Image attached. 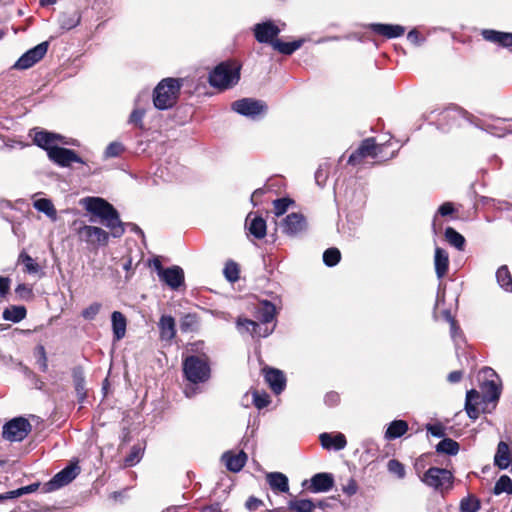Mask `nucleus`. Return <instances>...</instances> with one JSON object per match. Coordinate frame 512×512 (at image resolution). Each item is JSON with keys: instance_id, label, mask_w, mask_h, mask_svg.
<instances>
[{"instance_id": "nucleus-1", "label": "nucleus", "mask_w": 512, "mask_h": 512, "mask_svg": "<svg viewBox=\"0 0 512 512\" xmlns=\"http://www.w3.org/2000/svg\"><path fill=\"white\" fill-rule=\"evenodd\" d=\"M183 377L188 381L184 394L192 398L200 392L199 384L206 383L211 378L209 357L206 354L189 355L182 362Z\"/></svg>"}, {"instance_id": "nucleus-2", "label": "nucleus", "mask_w": 512, "mask_h": 512, "mask_svg": "<svg viewBox=\"0 0 512 512\" xmlns=\"http://www.w3.org/2000/svg\"><path fill=\"white\" fill-rule=\"evenodd\" d=\"M83 205L87 212L100 218L112 237L120 238L125 233V223L120 220L119 212L111 203L100 197H86Z\"/></svg>"}, {"instance_id": "nucleus-3", "label": "nucleus", "mask_w": 512, "mask_h": 512, "mask_svg": "<svg viewBox=\"0 0 512 512\" xmlns=\"http://www.w3.org/2000/svg\"><path fill=\"white\" fill-rule=\"evenodd\" d=\"M182 78L167 77L162 79L154 88L152 101L157 110L172 109L178 102L183 86Z\"/></svg>"}, {"instance_id": "nucleus-4", "label": "nucleus", "mask_w": 512, "mask_h": 512, "mask_svg": "<svg viewBox=\"0 0 512 512\" xmlns=\"http://www.w3.org/2000/svg\"><path fill=\"white\" fill-rule=\"evenodd\" d=\"M240 80V66H234L227 62L218 64L209 73V84L220 90H226L235 86Z\"/></svg>"}, {"instance_id": "nucleus-5", "label": "nucleus", "mask_w": 512, "mask_h": 512, "mask_svg": "<svg viewBox=\"0 0 512 512\" xmlns=\"http://www.w3.org/2000/svg\"><path fill=\"white\" fill-rule=\"evenodd\" d=\"M231 110L253 121H259L267 115L268 105L261 99L245 97L232 102Z\"/></svg>"}, {"instance_id": "nucleus-6", "label": "nucleus", "mask_w": 512, "mask_h": 512, "mask_svg": "<svg viewBox=\"0 0 512 512\" xmlns=\"http://www.w3.org/2000/svg\"><path fill=\"white\" fill-rule=\"evenodd\" d=\"M420 481L426 486L443 494L444 491L452 489L454 475L446 468L430 467L420 476Z\"/></svg>"}, {"instance_id": "nucleus-7", "label": "nucleus", "mask_w": 512, "mask_h": 512, "mask_svg": "<svg viewBox=\"0 0 512 512\" xmlns=\"http://www.w3.org/2000/svg\"><path fill=\"white\" fill-rule=\"evenodd\" d=\"M32 430L30 422L22 417H15L6 422L3 426L2 437L11 442L24 440Z\"/></svg>"}, {"instance_id": "nucleus-8", "label": "nucleus", "mask_w": 512, "mask_h": 512, "mask_svg": "<svg viewBox=\"0 0 512 512\" xmlns=\"http://www.w3.org/2000/svg\"><path fill=\"white\" fill-rule=\"evenodd\" d=\"M80 471L81 468L77 462H71L44 484V492H53L68 485L79 475Z\"/></svg>"}, {"instance_id": "nucleus-9", "label": "nucleus", "mask_w": 512, "mask_h": 512, "mask_svg": "<svg viewBox=\"0 0 512 512\" xmlns=\"http://www.w3.org/2000/svg\"><path fill=\"white\" fill-rule=\"evenodd\" d=\"M49 48V42L43 41L23 53L12 66L16 70H26L44 58Z\"/></svg>"}, {"instance_id": "nucleus-10", "label": "nucleus", "mask_w": 512, "mask_h": 512, "mask_svg": "<svg viewBox=\"0 0 512 512\" xmlns=\"http://www.w3.org/2000/svg\"><path fill=\"white\" fill-rule=\"evenodd\" d=\"M282 232L288 237H297L307 231L308 224L305 216L299 212H292L281 222Z\"/></svg>"}, {"instance_id": "nucleus-11", "label": "nucleus", "mask_w": 512, "mask_h": 512, "mask_svg": "<svg viewBox=\"0 0 512 512\" xmlns=\"http://www.w3.org/2000/svg\"><path fill=\"white\" fill-rule=\"evenodd\" d=\"M77 235L81 241L91 245L106 246L109 241V233L97 226L82 225L77 229Z\"/></svg>"}, {"instance_id": "nucleus-12", "label": "nucleus", "mask_w": 512, "mask_h": 512, "mask_svg": "<svg viewBox=\"0 0 512 512\" xmlns=\"http://www.w3.org/2000/svg\"><path fill=\"white\" fill-rule=\"evenodd\" d=\"M252 31L257 42L271 46H273L274 41L278 39L277 36L281 32L279 27L272 20L255 24Z\"/></svg>"}, {"instance_id": "nucleus-13", "label": "nucleus", "mask_w": 512, "mask_h": 512, "mask_svg": "<svg viewBox=\"0 0 512 512\" xmlns=\"http://www.w3.org/2000/svg\"><path fill=\"white\" fill-rule=\"evenodd\" d=\"M48 158L60 167H70L71 163L84 164V160L72 149L60 147L59 145L50 149Z\"/></svg>"}, {"instance_id": "nucleus-14", "label": "nucleus", "mask_w": 512, "mask_h": 512, "mask_svg": "<svg viewBox=\"0 0 512 512\" xmlns=\"http://www.w3.org/2000/svg\"><path fill=\"white\" fill-rule=\"evenodd\" d=\"M376 149L377 145L375 138H366L361 142L360 146L349 156L347 163L354 166L359 164L362 159L367 156L375 158L377 156Z\"/></svg>"}, {"instance_id": "nucleus-15", "label": "nucleus", "mask_w": 512, "mask_h": 512, "mask_svg": "<svg viewBox=\"0 0 512 512\" xmlns=\"http://www.w3.org/2000/svg\"><path fill=\"white\" fill-rule=\"evenodd\" d=\"M159 279L172 290H178L185 284L184 270L178 265L167 267Z\"/></svg>"}, {"instance_id": "nucleus-16", "label": "nucleus", "mask_w": 512, "mask_h": 512, "mask_svg": "<svg viewBox=\"0 0 512 512\" xmlns=\"http://www.w3.org/2000/svg\"><path fill=\"white\" fill-rule=\"evenodd\" d=\"M265 381L271 390L276 394L282 393L286 388V376L284 372L277 368L267 367L263 369Z\"/></svg>"}, {"instance_id": "nucleus-17", "label": "nucleus", "mask_w": 512, "mask_h": 512, "mask_svg": "<svg viewBox=\"0 0 512 512\" xmlns=\"http://www.w3.org/2000/svg\"><path fill=\"white\" fill-rule=\"evenodd\" d=\"M482 38L490 43L496 44L501 48L512 47V33L495 29H482L480 32Z\"/></svg>"}, {"instance_id": "nucleus-18", "label": "nucleus", "mask_w": 512, "mask_h": 512, "mask_svg": "<svg viewBox=\"0 0 512 512\" xmlns=\"http://www.w3.org/2000/svg\"><path fill=\"white\" fill-rule=\"evenodd\" d=\"M335 484L334 476L328 472L314 474L310 479V491L312 493H323L331 490Z\"/></svg>"}, {"instance_id": "nucleus-19", "label": "nucleus", "mask_w": 512, "mask_h": 512, "mask_svg": "<svg viewBox=\"0 0 512 512\" xmlns=\"http://www.w3.org/2000/svg\"><path fill=\"white\" fill-rule=\"evenodd\" d=\"M321 446L325 450L340 451L347 445V440L344 434L338 432L336 434L323 432L319 435Z\"/></svg>"}, {"instance_id": "nucleus-20", "label": "nucleus", "mask_w": 512, "mask_h": 512, "mask_svg": "<svg viewBox=\"0 0 512 512\" xmlns=\"http://www.w3.org/2000/svg\"><path fill=\"white\" fill-rule=\"evenodd\" d=\"M222 460L224 461L228 471L238 473L245 466L248 460V455L243 450L239 451L237 454L232 451H226L222 455Z\"/></svg>"}, {"instance_id": "nucleus-21", "label": "nucleus", "mask_w": 512, "mask_h": 512, "mask_svg": "<svg viewBox=\"0 0 512 512\" xmlns=\"http://www.w3.org/2000/svg\"><path fill=\"white\" fill-rule=\"evenodd\" d=\"M369 29L387 39L398 38L405 33V27L398 24L371 23Z\"/></svg>"}, {"instance_id": "nucleus-22", "label": "nucleus", "mask_w": 512, "mask_h": 512, "mask_svg": "<svg viewBox=\"0 0 512 512\" xmlns=\"http://www.w3.org/2000/svg\"><path fill=\"white\" fill-rule=\"evenodd\" d=\"M82 14L79 9H70L59 14L57 22L62 31L76 28L81 22Z\"/></svg>"}, {"instance_id": "nucleus-23", "label": "nucleus", "mask_w": 512, "mask_h": 512, "mask_svg": "<svg viewBox=\"0 0 512 512\" xmlns=\"http://www.w3.org/2000/svg\"><path fill=\"white\" fill-rule=\"evenodd\" d=\"M159 337L161 341L171 343L176 336V322L171 315H162L158 322Z\"/></svg>"}, {"instance_id": "nucleus-24", "label": "nucleus", "mask_w": 512, "mask_h": 512, "mask_svg": "<svg viewBox=\"0 0 512 512\" xmlns=\"http://www.w3.org/2000/svg\"><path fill=\"white\" fill-rule=\"evenodd\" d=\"M245 226L256 239H262L266 236L267 225L262 216L254 215L252 217V213H249L246 217Z\"/></svg>"}, {"instance_id": "nucleus-25", "label": "nucleus", "mask_w": 512, "mask_h": 512, "mask_svg": "<svg viewBox=\"0 0 512 512\" xmlns=\"http://www.w3.org/2000/svg\"><path fill=\"white\" fill-rule=\"evenodd\" d=\"M482 390V402L485 404L498 402L501 396V384L496 383L493 380H487L481 385Z\"/></svg>"}, {"instance_id": "nucleus-26", "label": "nucleus", "mask_w": 512, "mask_h": 512, "mask_svg": "<svg viewBox=\"0 0 512 512\" xmlns=\"http://www.w3.org/2000/svg\"><path fill=\"white\" fill-rule=\"evenodd\" d=\"M494 465L501 470H505L512 465V454L510 453L509 445L504 441H500L497 445Z\"/></svg>"}, {"instance_id": "nucleus-27", "label": "nucleus", "mask_w": 512, "mask_h": 512, "mask_svg": "<svg viewBox=\"0 0 512 512\" xmlns=\"http://www.w3.org/2000/svg\"><path fill=\"white\" fill-rule=\"evenodd\" d=\"M72 378L74 383V388L77 394V399L79 402H83L87 397L86 390V380L84 370L81 366H76L72 370Z\"/></svg>"}, {"instance_id": "nucleus-28", "label": "nucleus", "mask_w": 512, "mask_h": 512, "mask_svg": "<svg viewBox=\"0 0 512 512\" xmlns=\"http://www.w3.org/2000/svg\"><path fill=\"white\" fill-rule=\"evenodd\" d=\"M267 482L273 491L287 493L289 491L288 477L281 472H270L266 475Z\"/></svg>"}, {"instance_id": "nucleus-29", "label": "nucleus", "mask_w": 512, "mask_h": 512, "mask_svg": "<svg viewBox=\"0 0 512 512\" xmlns=\"http://www.w3.org/2000/svg\"><path fill=\"white\" fill-rule=\"evenodd\" d=\"M276 317V307L275 305L268 301L264 300L261 302L260 307L257 310L256 318L257 322L261 324H270L273 323Z\"/></svg>"}, {"instance_id": "nucleus-30", "label": "nucleus", "mask_w": 512, "mask_h": 512, "mask_svg": "<svg viewBox=\"0 0 512 512\" xmlns=\"http://www.w3.org/2000/svg\"><path fill=\"white\" fill-rule=\"evenodd\" d=\"M111 324L114 341H120L126 333L127 320L125 316L119 311L112 312Z\"/></svg>"}, {"instance_id": "nucleus-31", "label": "nucleus", "mask_w": 512, "mask_h": 512, "mask_svg": "<svg viewBox=\"0 0 512 512\" xmlns=\"http://www.w3.org/2000/svg\"><path fill=\"white\" fill-rule=\"evenodd\" d=\"M33 141L38 147L45 150L47 155L49 154L50 149L57 146L56 136L54 133L46 130L37 131L34 135Z\"/></svg>"}, {"instance_id": "nucleus-32", "label": "nucleus", "mask_w": 512, "mask_h": 512, "mask_svg": "<svg viewBox=\"0 0 512 512\" xmlns=\"http://www.w3.org/2000/svg\"><path fill=\"white\" fill-rule=\"evenodd\" d=\"M435 272L439 279L443 278L449 268V256L448 253L440 248L436 247L434 255Z\"/></svg>"}, {"instance_id": "nucleus-33", "label": "nucleus", "mask_w": 512, "mask_h": 512, "mask_svg": "<svg viewBox=\"0 0 512 512\" xmlns=\"http://www.w3.org/2000/svg\"><path fill=\"white\" fill-rule=\"evenodd\" d=\"M408 431V423L404 420H393L385 432V439L394 440L402 437Z\"/></svg>"}, {"instance_id": "nucleus-34", "label": "nucleus", "mask_w": 512, "mask_h": 512, "mask_svg": "<svg viewBox=\"0 0 512 512\" xmlns=\"http://www.w3.org/2000/svg\"><path fill=\"white\" fill-rule=\"evenodd\" d=\"M303 43L304 39H297L292 42H284L278 38L274 41L272 47L279 53L289 56L298 50L303 45Z\"/></svg>"}, {"instance_id": "nucleus-35", "label": "nucleus", "mask_w": 512, "mask_h": 512, "mask_svg": "<svg viewBox=\"0 0 512 512\" xmlns=\"http://www.w3.org/2000/svg\"><path fill=\"white\" fill-rule=\"evenodd\" d=\"M27 314V310L25 306L22 305H13L4 309L2 313V317L6 321H11L13 323H19L22 321Z\"/></svg>"}, {"instance_id": "nucleus-36", "label": "nucleus", "mask_w": 512, "mask_h": 512, "mask_svg": "<svg viewBox=\"0 0 512 512\" xmlns=\"http://www.w3.org/2000/svg\"><path fill=\"white\" fill-rule=\"evenodd\" d=\"M496 280L499 286L506 292H512V275L506 265H502L496 271Z\"/></svg>"}, {"instance_id": "nucleus-37", "label": "nucleus", "mask_w": 512, "mask_h": 512, "mask_svg": "<svg viewBox=\"0 0 512 512\" xmlns=\"http://www.w3.org/2000/svg\"><path fill=\"white\" fill-rule=\"evenodd\" d=\"M460 446L459 443L451 438H443L436 445V452L440 454H446L449 456H454L459 452Z\"/></svg>"}, {"instance_id": "nucleus-38", "label": "nucleus", "mask_w": 512, "mask_h": 512, "mask_svg": "<svg viewBox=\"0 0 512 512\" xmlns=\"http://www.w3.org/2000/svg\"><path fill=\"white\" fill-rule=\"evenodd\" d=\"M316 504L311 499H292L288 502V509L295 512H313Z\"/></svg>"}, {"instance_id": "nucleus-39", "label": "nucleus", "mask_w": 512, "mask_h": 512, "mask_svg": "<svg viewBox=\"0 0 512 512\" xmlns=\"http://www.w3.org/2000/svg\"><path fill=\"white\" fill-rule=\"evenodd\" d=\"M480 507V500L472 494H468L466 497L462 498L459 504L460 512H478Z\"/></svg>"}, {"instance_id": "nucleus-40", "label": "nucleus", "mask_w": 512, "mask_h": 512, "mask_svg": "<svg viewBox=\"0 0 512 512\" xmlns=\"http://www.w3.org/2000/svg\"><path fill=\"white\" fill-rule=\"evenodd\" d=\"M445 237L447 241L454 246L458 250H463L465 247V238L462 234L456 231L452 227H447L445 229Z\"/></svg>"}, {"instance_id": "nucleus-41", "label": "nucleus", "mask_w": 512, "mask_h": 512, "mask_svg": "<svg viewBox=\"0 0 512 512\" xmlns=\"http://www.w3.org/2000/svg\"><path fill=\"white\" fill-rule=\"evenodd\" d=\"M34 208L50 218H56V209L52 201L47 198H40L34 201Z\"/></svg>"}, {"instance_id": "nucleus-42", "label": "nucleus", "mask_w": 512, "mask_h": 512, "mask_svg": "<svg viewBox=\"0 0 512 512\" xmlns=\"http://www.w3.org/2000/svg\"><path fill=\"white\" fill-rule=\"evenodd\" d=\"M18 262L24 265V271L28 274H36L40 270L39 264L25 251L19 254Z\"/></svg>"}, {"instance_id": "nucleus-43", "label": "nucleus", "mask_w": 512, "mask_h": 512, "mask_svg": "<svg viewBox=\"0 0 512 512\" xmlns=\"http://www.w3.org/2000/svg\"><path fill=\"white\" fill-rule=\"evenodd\" d=\"M322 259H323V263L327 266V267H334L336 266L340 260H341V252L338 248L336 247H330V248H327L324 252H323V256H322Z\"/></svg>"}, {"instance_id": "nucleus-44", "label": "nucleus", "mask_w": 512, "mask_h": 512, "mask_svg": "<svg viewBox=\"0 0 512 512\" xmlns=\"http://www.w3.org/2000/svg\"><path fill=\"white\" fill-rule=\"evenodd\" d=\"M143 453V447H141L139 444L133 445L129 454L124 458V465L126 467L135 466L142 459Z\"/></svg>"}, {"instance_id": "nucleus-45", "label": "nucleus", "mask_w": 512, "mask_h": 512, "mask_svg": "<svg viewBox=\"0 0 512 512\" xmlns=\"http://www.w3.org/2000/svg\"><path fill=\"white\" fill-rule=\"evenodd\" d=\"M223 274L226 280L231 283L238 281L240 277L239 265L233 260H228L225 263Z\"/></svg>"}, {"instance_id": "nucleus-46", "label": "nucleus", "mask_w": 512, "mask_h": 512, "mask_svg": "<svg viewBox=\"0 0 512 512\" xmlns=\"http://www.w3.org/2000/svg\"><path fill=\"white\" fill-rule=\"evenodd\" d=\"M493 493L495 495H500L502 493L511 494L512 493V480L508 475H502L496 481Z\"/></svg>"}, {"instance_id": "nucleus-47", "label": "nucleus", "mask_w": 512, "mask_h": 512, "mask_svg": "<svg viewBox=\"0 0 512 512\" xmlns=\"http://www.w3.org/2000/svg\"><path fill=\"white\" fill-rule=\"evenodd\" d=\"M145 114H146V110L144 108H138V107L134 108L129 115L128 124L133 125L139 129L143 130L145 128L144 123H143Z\"/></svg>"}, {"instance_id": "nucleus-48", "label": "nucleus", "mask_w": 512, "mask_h": 512, "mask_svg": "<svg viewBox=\"0 0 512 512\" xmlns=\"http://www.w3.org/2000/svg\"><path fill=\"white\" fill-rule=\"evenodd\" d=\"M39 486H40V483L36 482V483H32L27 486L20 487L16 490L8 491V492H6L7 500L18 498L25 494L33 493L38 490Z\"/></svg>"}, {"instance_id": "nucleus-49", "label": "nucleus", "mask_w": 512, "mask_h": 512, "mask_svg": "<svg viewBox=\"0 0 512 512\" xmlns=\"http://www.w3.org/2000/svg\"><path fill=\"white\" fill-rule=\"evenodd\" d=\"M328 175H329V165L327 163L319 165V167L317 168V170L315 172L314 178H315L316 184L320 188H323L325 186L326 181L328 179Z\"/></svg>"}, {"instance_id": "nucleus-50", "label": "nucleus", "mask_w": 512, "mask_h": 512, "mask_svg": "<svg viewBox=\"0 0 512 512\" xmlns=\"http://www.w3.org/2000/svg\"><path fill=\"white\" fill-rule=\"evenodd\" d=\"M454 212H455L454 203L448 201V202H444L443 204H441L437 210V213L434 215V218H433L432 228H433L434 232H436L435 222H436L437 216L440 215L442 217H446V216L452 215Z\"/></svg>"}, {"instance_id": "nucleus-51", "label": "nucleus", "mask_w": 512, "mask_h": 512, "mask_svg": "<svg viewBox=\"0 0 512 512\" xmlns=\"http://www.w3.org/2000/svg\"><path fill=\"white\" fill-rule=\"evenodd\" d=\"M387 469L399 479H403L406 476L405 466L397 459L389 460L387 463Z\"/></svg>"}, {"instance_id": "nucleus-52", "label": "nucleus", "mask_w": 512, "mask_h": 512, "mask_svg": "<svg viewBox=\"0 0 512 512\" xmlns=\"http://www.w3.org/2000/svg\"><path fill=\"white\" fill-rule=\"evenodd\" d=\"M293 204V200L288 197L277 198L273 201V206L276 216H281L286 213L289 206Z\"/></svg>"}, {"instance_id": "nucleus-53", "label": "nucleus", "mask_w": 512, "mask_h": 512, "mask_svg": "<svg viewBox=\"0 0 512 512\" xmlns=\"http://www.w3.org/2000/svg\"><path fill=\"white\" fill-rule=\"evenodd\" d=\"M253 404L257 409H263L270 404V397L266 392L260 393L257 390L252 392Z\"/></svg>"}, {"instance_id": "nucleus-54", "label": "nucleus", "mask_w": 512, "mask_h": 512, "mask_svg": "<svg viewBox=\"0 0 512 512\" xmlns=\"http://www.w3.org/2000/svg\"><path fill=\"white\" fill-rule=\"evenodd\" d=\"M125 150V147L122 143L114 141L111 142L104 151L105 158H114L118 157L123 153Z\"/></svg>"}, {"instance_id": "nucleus-55", "label": "nucleus", "mask_w": 512, "mask_h": 512, "mask_svg": "<svg viewBox=\"0 0 512 512\" xmlns=\"http://www.w3.org/2000/svg\"><path fill=\"white\" fill-rule=\"evenodd\" d=\"M102 305L99 302H93L88 307L82 310L81 316L88 321L95 319L97 314L100 312Z\"/></svg>"}, {"instance_id": "nucleus-56", "label": "nucleus", "mask_w": 512, "mask_h": 512, "mask_svg": "<svg viewBox=\"0 0 512 512\" xmlns=\"http://www.w3.org/2000/svg\"><path fill=\"white\" fill-rule=\"evenodd\" d=\"M245 507L249 512H262L264 502L257 497L250 496L245 503Z\"/></svg>"}, {"instance_id": "nucleus-57", "label": "nucleus", "mask_w": 512, "mask_h": 512, "mask_svg": "<svg viewBox=\"0 0 512 512\" xmlns=\"http://www.w3.org/2000/svg\"><path fill=\"white\" fill-rule=\"evenodd\" d=\"M16 295L22 300H29L33 297V290L25 283H20L15 288Z\"/></svg>"}, {"instance_id": "nucleus-58", "label": "nucleus", "mask_w": 512, "mask_h": 512, "mask_svg": "<svg viewBox=\"0 0 512 512\" xmlns=\"http://www.w3.org/2000/svg\"><path fill=\"white\" fill-rule=\"evenodd\" d=\"M196 323V317L192 314H187L181 319L180 330L183 333L189 332L193 329Z\"/></svg>"}, {"instance_id": "nucleus-59", "label": "nucleus", "mask_w": 512, "mask_h": 512, "mask_svg": "<svg viewBox=\"0 0 512 512\" xmlns=\"http://www.w3.org/2000/svg\"><path fill=\"white\" fill-rule=\"evenodd\" d=\"M268 325L269 324L258 323V327H256L257 329L255 330L253 337L266 338L271 335L276 327V323L274 322L271 327Z\"/></svg>"}, {"instance_id": "nucleus-60", "label": "nucleus", "mask_w": 512, "mask_h": 512, "mask_svg": "<svg viewBox=\"0 0 512 512\" xmlns=\"http://www.w3.org/2000/svg\"><path fill=\"white\" fill-rule=\"evenodd\" d=\"M237 326L243 327L247 332H249L252 336H254V332L257 329L256 327H258V322L250 320V319H246V318H244V319L238 318Z\"/></svg>"}, {"instance_id": "nucleus-61", "label": "nucleus", "mask_w": 512, "mask_h": 512, "mask_svg": "<svg viewBox=\"0 0 512 512\" xmlns=\"http://www.w3.org/2000/svg\"><path fill=\"white\" fill-rule=\"evenodd\" d=\"M450 335L456 345H458L460 341L464 340L463 333L457 324V321L450 323Z\"/></svg>"}, {"instance_id": "nucleus-62", "label": "nucleus", "mask_w": 512, "mask_h": 512, "mask_svg": "<svg viewBox=\"0 0 512 512\" xmlns=\"http://www.w3.org/2000/svg\"><path fill=\"white\" fill-rule=\"evenodd\" d=\"M427 431L435 438H443L445 436V428L442 424H428Z\"/></svg>"}, {"instance_id": "nucleus-63", "label": "nucleus", "mask_w": 512, "mask_h": 512, "mask_svg": "<svg viewBox=\"0 0 512 512\" xmlns=\"http://www.w3.org/2000/svg\"><path fill=\"white\" fill-rule=\"evenodd\" d=\"M462 114V110L456 107L446 108L439 113L442 116V119L455 120L458 116Z\"/></svg>"}, {"instance_id": "nucleus-64", "label": "nucleus", "mask_w": 512, "mask_h": 512, "mask_svg": "<svg viewBox=\"0 0 512 512\" xmlns=\"http://www.w3.org/2000/svg\"><path fill=\"white\" fill-rule=\"evenodd\" d=\"M407 39L415 46H421L426 40L416 29H412L408 32Z\"/></svg>"}]
</instances>
